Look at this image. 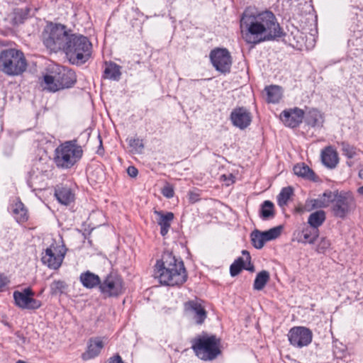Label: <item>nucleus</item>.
<instances>
[{"mask_svg":"<svg viewBox=\"0 0 363 363\" xmlns=\"http://www.w3.org/2000/svg\"><path fill=\"white\" fill-rule=\"evenodd\" d=\"M45 46L52 51L62 50L73 65H82L91 56L92 44L87 37L72 33L60 23H48L42 33Z\"/></svg>","mask_w":363,"mask_h":363,"instance_id":"nucleus-1","label":"nucleus"},{"mask_svg":"<svg viewBox=\"0 0 363 363\" xmlns=\"http://www.w3.org/2000/svg\"><path fill=\"white\" fill-rule=\"evenodd\" d=\"M242 37L247 44L257 45L282 36L275 15L269 11L256 13L246 9L240 19Z\"/></svg>","mask_w":363,"mask_h":363,"instance_id":"nucleus-2","label":"nucleus"},{"mask_svg":"<svg viewBox=\"0 0 363 363\" xmlns=\"http://www.w3.org/2000/svg\"><path fill=\"white\" fill-rule=\"evenodd\" d=\"M155 277L166 286H179L187 279V273L183 261L172 252H165L155 266Z\"/></svg>","mask_w":363,"mask_h":363,"instance_id":"nucleus-3","label":"nucleus"},{"mask_svg":"<svg viewBox=\"0 0 363 363\" xmlns=\"http://www.w3.org/2000/svg\"><path fill=\"white\" fill-rule=\"evenodd\" d=\"M0 68L7 75L21 74L27 68L24 54L14 48L4 49L0 52Z\"/></svg>","mask_w":363,"mask_h":363,"instance_id":"nucleus-4","label":"nucleus"},{"mask_svg":"<svg viewBox=\"0 0 363 363\" xmlns=\"http://www.w3.org/2000/svg\"><path fill=\"white\" fill-rule=\"evenodd\" d=\"M82 155V148L76 140L66 141L55 149L54 161L57 167L69 169L81 159Z\"/></svg>","mask_w":363,"mask_h":363,"instance_id":"nucleus-5","label":"nucleus"},{"mask_svg":"<svg viewBox=\"0 0 363 363\" xmlns=\"http://www.w3.org/2000/svg\"><path fill=\"white\" fill-rule=\"evenodd\" d=\"M191 348L196 355L202 360L211 361L215 359L220 353V340L216 335H201L194 338Z\"/></svg>","mask_w":363,"mask_h":363,"instance_id":"nucleus-6","label":"nucleus"},{"mask_svg":"<svg viewBox=\"0 0 363 363\" xmlns=\"http://www.w3.org/2000/svg\"><path fill=\"white\" fill-rule=\"evenodd\" d=\"M76 81L75 72L71 69H64L54 76L47 74L44 77L45 83L52 91L72 87Z\"/></svg>","mask_w":363,"mask_h":363,"instance_id":"nucleus-7","label":"nucleus"},{"mask_svg":"<svg viewBox=\"0 0 363 363\" xmlns=\"http://www.w3.org/2000/svg\"><path fill=\"white\" fill-rule=\"evenodd\" d=\"M67 252L65 245H51L43 253L42 262L50 269H57L60 267Z\"/></svg>","mask_w":363,"mask_h":363,"instance_id":"nucleus-8","label":"nucleus"},{"mask_svg":"<svg viewBox=\"0 0 363 363\" xmlns=\"http://www.w3.org/2000/svg\"><path fill=\"white\" fill-rule=\"evenodd\" d=\"M354 206V201L352 196L345 192H338L331 210L334 216L344 218Z\"/></svg>","mask_w":363,"mask_h":363,"instance_id":"nucleus-9","label":"nucleus"},{"mask_svg":"<svg viewBox=\"0 0 363 363\" xmlns=\"http://www.w3.org/2000/svg\"><path fill=\"white\" fill-rule=\"evenodd\" d=\"M99 289L106 296H118L123 292V280L118 274H110L101 281Z\"/></svg>","mask_w":363,"mask_h":363,"instance_id":"nucleus-10","label":"nucleus"},{"mask_svg":"<svg viewBox=\"0 0 363 363\" xmlns=\"http://www.w3.org/2000/svg\"><path fill=\"white\" fill-rule=\"evenodd\" d=\"M34 292L30 288L15 291L13 294L15 304L22 309L35 310L41 306L40 301L33 298Z\"/></svg>","mask_w":363,"mask_h":363,"instance_id":"nucleus-11","label":"nucleus"},{"mask_svg":"<svg viewBox=\"0 0 363 363\" xmlns=\"http://www.w3.org/2000/svg\"><path fill=\"white\" fill-rule=\"evenodd\" d=\"M210 59L216 70L225 73L230 71L232 61L230 52L225 48H216L210 52Z\"/></svg>","mask_w":363,"mask_h":363,"instance_id":"nucleus-12","label":"nucleus"},{"mask_svg":"<svg viewBox=\"0 0 363 363\" xmlns=\"http://www.w3.org/2000/svg\"><path fill=\"white\" fill-rule=\"evenodd\" d=\"M290 344L294 347L301 348L308 345L313 338L312 332L305 327H294L288 334Z\"/></svg>","mask_w":363,"mask_h":363,"instance_id":"nucleus-13","label":"nucleus"},{"mask_svg":"<svg viewBox=\"0 0 363 363\" xmlns=\"http://www.w3.org/2000/svg\"><path fill=\"white\" fill-rule=\"evenodd\" d=\"M339 191H331L330 190L325 191L322 195L319 196L315 199H308L306 201L305 210L308 212L311 211L315 208H321L329 206L330 204L333 203Z\"/></svg>","mask_w":363,"mask_h":363,"instance_id":"nucleus-14","label":"nucleus"},{"mask_svg":"<svg viewBox=\"0 0 363 363\" xmlns=\"http://www.w3.org/2000/svg\"><path fill=\"white\" fill-rule=\"evenodd\" d=\"M230 118L234 126L242 130L248 127L252 121L251 113L245 107L235 108L231 111Z\"/></svg>","mask_w":363,"mask_h":363,"instance_id":"nucleus-15","label":"nucleus"},{"mask_svg":"<svg viewBox=\"0 0 363 363\" xmlns=\"http://www.w3.org/2000/svg\"><path fill=\"white\" fill-rule=\"evenodd\" d=\"M281 120L288 127H298L304 118V111L298 108L285 110L280 115Z\"/></svg>","mask_w":363,"mask_h":363,"instance_id":"nucleus-16","label":"nucleus"},{"mask_svg":"<svg viewBox=\"0 0 363 363\" xmlns=\"http://www.w3.org/2000/svg\"><path fill=\"white\" fill-rule=\"evenodd\" d=\"M185 311L193 315L197 324H202L206 318V311L196 301H189L184 304Z\"/></svg>","mask_w":363,"mask_h":363,"instance_id":"nucleus-17","label":"nucleus"},{"mask_svg":"<svg viewBox=\"0 0 363 363\" xmlns=\"http://www.w3.org/2000/svg\"><path fill=\"white\" fill-rule=\"evenodd\" d=\"M104 345L101 337L91 338L89 341L87 350L82 354L83 360H89L97 357Z\"/></svg>","mask_w":363,"mask_h":363,"instance_id":"nucleus-18","label":"nucleus"},{"mask_svg":"<svg viewBox=\"0 0 363 363\" xmlns=\"http://www.w3.org/2000/svg\"><path fill=\"white\" fill-rule=\"evenodd\" d=\"M55 196L62 204L67 206L74 200V194L71 188L67 186H57L55 189Z\"/></svg>","mask_w":363,"mask_h":363,"instance_id":"nucleus-19","label":"nucleus"},{"mask_svg":"<svg viewBox=\"0 0 363 363\" xmlns=\"http://www.w3.org/2000/svg\"><path fill=\"white\" fill-rule=\"evenodd\" d=\"M321 160L323 164L330 169L335 168L338 163V156L335 150L331 146H328L321 152Z\"/></svg>","mask_w":363,"mask_h":363,"instance_id":"nucleus-20","label":"nucleus"},{"mask_svg":"<svg viewBox=\"0 0 363 363\" xmlns=\"http://www.w3.org/2000/svg\"><path fill=\"white\" fill-rule=\"evenodd\" d=\"M155 213L159 216L157 223L160 226V234L165 236L171 226V223L174 219V213L167 212L163 213L162 211H155Z\"/></svg>","mask_w":363,"mask_h":363,"instance_id":"nucleus-21","label":"nucleus"},{"mask_svg":"<svg viewBox=\"0 0 363 363\" xmlns=\"http://www.w3.org/2000/svg\"><path fill=\"white\" fill-rule=\"evenodd\" d=\"M304 120L308 125L313 128L321 127L324 122L323 114L315 108H311L307 111L306 115L304 114Z\"/></svg>","mask_w":363,"mask_h":363,"instance_id":"nucleus-22","label":"nucleus"},{"mask_svg":"<svg viewBox=\"0 0 363 363\" xmlns=\"http://www.w3.org/2000/svg\"><path fill=\"white\" fill-rule=\"evenodd\" d=\"M79 281L86 289H93L96 286L99 287L101 284L100 277L90 271L83 272L79 276Z\"/></svg>","mask_w":363,"mask_h":363,"instance_id":"nucleus-23","label":"nucleus"},{"mask_svg":"<svg viewBox=\"0 0 363 363\" xmlns=\"http://www.w3.org/2000/svg\"><path fill=\"white\" fill-rule=\"evenodd\" d=\"M13 216L18 223H23L28 220V210L24 204L19 200L15 202L11 206Z\"/></svg>","mask_w":363,"mask_h":363,"instance_id":"nucleus-24","label":"nucleus"},{"mask_svg":"<svg viewBox=\"0 0 363 363\" xmlns=\"http://www.w3.org/2000/svg\"><path fill=\"white\" fill-rule=\"evenodd\" d=\"M319 236V230L311 226L304 227L301 230V237L298 241L303 244H314Z\"/></svg>","mask_w":363,"mask_h":363,"instance_id":"nucleus-25","label":"nucleus"},{"mask_svg":"<svg viewBox=\"0 0 363 363\" xmlns=\"http://www.w3.org/2000/svg\"><path fill=\"white\" fill-rule=\"evenodd\" d=\"M294 174L302 178L315 181V175L314 172L304 163L297 164L294 167Z\"/></svg>","mask_w":363,"mask_h":363,"instance_id":"nucleus-26","label":"nucleus"},{"mask_svg":"<svg viewBox=\"0 0 363 363\" xmlns=\"http://www.w3.org/2000/svg\"><path fill=\"white\" fill-rule=\"evenodd\" d=\"M104 75L106 78L118 81L121 75V66L114 62L106 64V67L104 69Z\"/></svg>","mask_w":363,"mask_h":363,"instance_id":"nucleus-27","label":"nucleus"},{"mask_svg":"<svg viewBox=\"0 0 363 363\" xmlns=\"http://www.w3.org/2000/svg\"><path fill=\"white\" fill-rule=\"evenodd\" d=\"M274 206L270 201H264L260 207L259 216L263 220H267L274 217Z\"/></svg>","mask_w":363,"mask_h":363,"instance_id":"nucleus-28","label":"nucleus"},{"mask_svg":"<svg viewBox=\"0 0 363 363\" xmlns=\"http://www.w3.org/2000/svg\"><path fill=\"white\" fill-rule=\"evenodd\" d=\"M325 218L326 216L325 211L319 210L312 213L309 216L308 218V223L309 224V226L312 227L313 228L318 229V227L322 225V224L325 220Z\"/></svg>","mask_w":363,"mask_h":363,"instance_id":"nucleus-29","label":"nucleus"},{"mask_svg":"<svg viewBox=\"0 0 363 363\" xmlns=\"http://www.w3.org/2000/svg\"><path fill=\"white\" fill-rule=\"evenodd\" d=\"M270 279L269 272L262 270L257 275L254 281L253 289L257 291L262 290Z\"/></svg>","mask_w":363,"mask_h":363,"instance_id":"nucleus-30","label":"nucleus"},{"mask_svg":"<svg viewBox=\"0 0 363 363\" xmlns=\"http://www.w3.org/2000/svg\"><path fill=\"white\" fill-rule=\"evenodd\" d=\"M267 100L269 103H278L281 98V88L277 85H271L265 88Z\"/></svg>","mask_w":363,"mask_h":363,"instance_id":"nucleus-31","label":"nucleus"},{"mask_svg":"<svg viewBox=\"0 0 363 363\" xmlns=\"http://www.w3.org/2000/svg\"><path fill=\"white\" fill-rule=\"evenodd\" d=\"M283 230L282 225H278L274 228H270L266 231H261L264 243L268 241H271L279 238Z\"/></svg>","mask_w":363,"mask_h":363,"instance_id":"nucleus-32","label":"nucleus"},{"mask_svg":"<svg viewBox=\"0 0 363 363\" xmlns=\"http://www.w3.org/2000/svg\"><path fill=\"white\" fill-rule=\"evenodd\" d=\"M30 9L28 8L26 9H16L13 13L12 21L13 24L15 26H18L24 22V21L28 18Z\"/></svg>","mask_w":363,"mask_h":363,"instance_id":"nucleus-33","label":"nucleus"},{"mask_svg":"<svg viewBox=\"0 0 363 363\" xmlns=\"http://www.w3.org/2000/svg\"><path fill=\"white\" fill-rule=\"evenodd\" d=\"M292 194L293 189L291 186L283 188L277 196L278 204L280 206L286 205Z\"/></svg>","mask_w":363,"mask_h":363,"instance_id":"nucleus-34","label":"nucleus"},{"mask_svg":"<svg viewBox=\"0 0 363 363\" xmlns=\"http://www.w3.org/2000/svg\"><path fill=\"white\" fill-rule=\"evenodd\" d=\"M243 269H245V261L242 257H240L230 265V274L232 277H235L238 275Z\"/></svg>","mask_w":363,"mask_h":363,"instance_id":"nucleus-35","label":"nucleus"},{"mask_svg":"<svg viewBox=\"0 0 363 363\" xmlns=\"http://www.w3.org/2000/svg\"><path fill=\"white\" fill-rule=\"evenodd\" d=\"M250 238L252 244L256 249H262L264 247L265 243L263 240L260 230H255L252 231L251 233Z\"/></svg>","mask_w":363,"mask_h":363,"instance_id":"nucleus-36","label":"nucleus"},{"mask_svg":"<svg viewBox=\"0 0 363 363\" xmlns=\"http://www.w3.org/2000/svg\"><path fill=\"white\" fill-rule=\"evenodd\" d=\"M330 240L328 239L326 237H322L318 242V244L315 247V251L318 253L323 254L330 248Z\"/></svg>","mask_w":363,"mask_h":363,"instance_id":"nucleus-37","label":"nucleus"},{"mask_svg":"<svg viewBox=\"0 0 363 363\" xmlns=\"http://www.w3.org/2000/svg\"><path fill=\"white\" fill-rule=\"evenodd\" d=\"M128 145L136 152H140L144 148L143 141L140 138H130Z\"/></svg>","mask_w":363,"mask_h":363,"instance_id":"nucleus-38","label":"nucleus"},{"mask_svg":"<svg viewBox=\"0 0 363 363\" xmlns=\"http://www.w3.org/2000/svg\"><path fill=\"white\" fill-rule=\"evenodd\" d=\"M65 287V283L60 280L54 281L50 285V289L52 294L62 293Z\"/></svg>","mask_w":363,"mask_h":363,"instance_id":"nucleus-39","label":"nucleus"},{"mask_svg":"<svg viewBox=\"0 0 363 363\" xmlns=\"http://www.w3.org/2000/svg\"><path fill=\"white\" fill-rule=\"evenodd\" d=\"M343 154L348 158H353L355 155V149L345 142L341 143Z\"/></svg>","mask_w":363,"mask_h":363,"instance_id":"nucleus-40","label":"nucleus"},{"mask_svg":"<svg viewBox=\"0 0 363 363\" xmlns=\"http://www.w3.org/2000/svg\"><path fill=\"white\" fill-rule=\"evenodd\" d=\"M162 194L166 198H172L174 194L173 186L169 184L165 185L162 189Z\"/></svg>","mask_w":363,"mask_h":363,"instance_id":"nucleus-41","label":"nucleus"},{"mask_svg":"<svg viewBox=\"0 0 363 363\" xmlns=\"http://www.w3.org/2000/svg\"><path fill=\"white\" fill-rule=\"evenodd\" d=\"M189 202L192 203L197 202L200 200L199 194L196 192L190 191L189 193Z\"/></svg>","mask_w":363,"mask_h":363,"instance_id":"nucleus-42","label":"nucleus"},{"mask_svg":"<svg viewBox=\"0 0 363 363\" xmlns=\"http://www.w3.org/2000/svg\"><path fill=\"white\" fill-rule=\"evenodd\" d=\"M127 173L130 177H136L138 174V170L134 166H130L127 169Z\"/></svg>","mask_w":363,"mask_h":363,"instance_id":"nucleus-43","label":"nucleus"},{"mask_svg":"<svg viewBox=\"0 0 363 363\" xmlns=\"http://www.w3.org/2000/svg\"><path fill=\"white\" fill-rule=\"evenodd\" d=\"M9 282L7 277L3 274H0V289L4 287Z\"/></svg>","mask_w":363,"mask_h":363,"instance_id":"nucleus-44","label":"nucleus"},{"mask_svg":"<svg viewBox=\"0 0 363 363\" xmlns=\"http://www.w3.org/2000/svg\"><path fill=\"white\" fill-rule=\"evenodd\" d=\"M98 138L99 140V149L97 150V153L99 155H101L103 153L104 150H103L102 139H101V137L100 135H98Z\"/></svg>","mask_w":363,"mask_h":363,"instance_id":"nucleus-45","label":"nucleus"},{"mask_svg":"<svg viewBox=\"0 0 363 363\" xmlns=\"http://www.w3.org/2000/svg\"><path fill=\"white\" fill-rule=\"evenodd\" d=\"M305 207H306V203H305V204H304V206H299V207H298V208H296V211H297L298 212H299V213H303V212H305V211H307L306 210H305V209H304V208H305Z\"/></svg>","mask_w":363,"mask_h":363,"instance_id":"nucleus-46","label":"nucleus"},{"mask_svg":"<svg viewBox=\"0 0 363 363\" xmlns=\"http://www.w3.org/2000/svg\"><path fill=\"white\" fill-rule=\"evenodd\" d=\"M242 253L243 255L246 256L247 260H249V261L250 260V253L247 250H242Z\"/></svg>","mask_w":363,"mask_h":363,"instance_id":"nucleus-47","label":"nucleus"},{"mask_svg":"<svg viewBox=\"0 0 363 363\" xmlns=\"http://www.w3.org/2000/svg\"><path fill=\"white\" fill-rule=\"evenodd\" d=\"M357 192L360 194V195H362L363 196V185L360 187L358 188L357 189Z\"/></svg>","mask_w":363,"mask_h":363,"instance_id":"nucleus-48","label":"nucleus"},{"mask_svg":"<svg viewBox=\"0 0 363 363\" xmlns=\"http://www.w3.org/2000/svg\"><path fill=\"white\" fill-rule=\"evenodd\" d=\"M247 270L250 271V272H254L255 271V267L253 265H250L248 267L245 268Z\"/></svg>","mask_w":363,"mask_h":363,"instance_id":"nucleus-49","label":"nucleus"},{"mask_svg":"<svg viewBox=\"0 0 363 363\" xmlns=\"http://www.w3.org/2000/svg\"><path fill=\"white\" fill-rule=\"evenodd\" d=\"M359 177L362 179H363V169H360V170L359 171Z\"/></svg>","mask_w":363,"mask_h":363,"instance_id":"nucleus-50","label":"nucleus"}]
</instances>
